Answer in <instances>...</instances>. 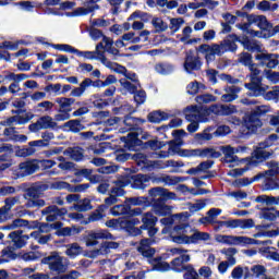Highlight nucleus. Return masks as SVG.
Here are the masks:
<instances>
[{"label": "nucleus", "mask_w": 279, "mask_h": 279, "mask_svg": "<svg viewBox=\"0 0 279 279\" xmlns=\"http://www.w3.org/2000/svg\"><path fill=\"white\" fill-rule=\"evenodd\" d=\"M58 126V123L53 121L50 116H44L39 118L35 123L28 126L31 132H40V130H53Z\"/></svg>", "instance_id": "obj_11"}, {"label": "nucleus", "mask_w": 279, "mask_h": 279, "mask_svg": "<svg viewBox=\"0 0 279 279\" xmlns=\"http://www.w3.org/2000/svg\"><path fill=\"white\" fill-rule=\"evenodd\" d=\"M74 53H76L78 58H84V60H97V57L99 56V50H97L96 46L95 51H80L75 49Z\"/></svg>", "instance_id": "obj_52"}, {"label": "nucleus", "mask_w": 279, "mask_h": 279, "mask_svg": "<svg viewBox=\"0 0 279 279\" xmlns=\"http://www.w3.org/2000/svg\"><path fill=\"white\" fill-rule=\"evenodd\" d=\"M221 151L225 156V162L228 165H239V157L236 154V148L227 145L221 147Z\"/></svg>", "instance_id": "obj_23"}, {"label": "nucleus", "mask_w": 279, "mask_h": 279, "mask_svg": "<svg viewBox=\"0 0 279 279\" xmlns=\"http://www.w3.org/2000/svg\"><path fill=\"white\" fill-rule=\"evenodd\" d=\"M250 71H251V82L250 84H246L245 86L248 88V90H253L255 97H260L266 90H269V86L263 85L260 83V70L258 66L254 63L250 65Z\"/></svg>", "instance_id": "obj_3"}, {"label": "nucleus", "mask_w": 279, "mask_h": 279, "mask_svg": "<svg viewBox=\"0 0 279 279\" xmlns=\"http://www.w3.org/2000/svg\"><path fill=\"white\" fill-rule=\"evenodd\" d=\"M93 151L96 156H101L102 154L112 151V145H110V143H100L98 146L93 148Z\"/></svg>", "instance_id": "obj_55"}, {"label": "nucleus", "mask_w": 279, "mask_h": 279, "mask_svg": "<svg viewBox=\"0 0 279 279\" xmlns=\"http://www.w3.org/2000/svg\"><path fill=\"white\" fill-rule=\"evenodd\" d=\"M226 94L222 95L221 100L226 102L234 101L239 97L241 89L234 85L228 86L225 88Z\"/></svg>", "instance_id": "obj_30"}, {"label": "nucleus", "mask_w": 279, "mask_h": 279, "mask_svg": "<svg viewBox=\"0 0 279 279\" xmlns=\"http://www.w3.org/2000/svg\"><path fill=\"white\" fill-rule=\"evenodd\" d=\"M114 239L108 230H96V231H89L84 236V242L86 247H95V245H99V241L101 240H112Z\"/></svg>", "instance_id": "obj_8"}, {"label": "nucleus", "mask_w": 279, "mask_h": 279, "mask_svg": "<svg viewBox=\"0 0 279 279\" xmlns=\"http://www.w3.org/2000/svg\"><path fill=\"white\" fill-rule=\"evenodd\" d=\"M199 51L201 53H205L207 62H213V60H215V56H223V53H226V48L223 47V41H221L220 45H202L199 47Z\"/></svg>", "instance_id": "obj_9"}, {"label": "nucleus", "mask_w": 279, "mask_h": 279, "mask_svg": "<svg viewBox=\"0 0 279 279\" xmlns=\"http://www.w3.org/2000/svg\"><path fill=\"white\" fill-rule=\"evenodd\" d=\"M201 63L199 60L192 54H189L185 59L184 69L187 71V73H191V71H197L199 69Z\"/></svg>", "instance_id": "obj_39"}, {"label": "nucleus", "mask_w": 279, "mask_h": 279, "mask_svg": "<svg viewBox=\"0 0 279 279\" xmlns=\"http://www.w3.org/2000/svg\"><path fill=\"white\" fill-rule=\"evenodd\" d=\"M274 141H278V135H270L265 142L259 143L258 147L254 150L252 159L248 161L250 167H256V160L263 161L269 158V153L265 150L266 147H271Z\"/></svg>", "instance_id": "obj_4"}, {"label": "nucleus", "mask_w": 279, "mask_h": 279, "mask_svg": "<svg viewBox=\"0 0 279 279\" xmlns=\"http://www.w3.org/2000/svg\"><path fill=\"white\" fill-rule=\"evenodd\" d=\"M63 128H66L71 132H81V130H84V125H82L80 120H70L64 123Z\"/></svg>", "instance_id": "obj_56"}, {"label": "nucleus", "mask_w": 279, "mask_h": 279, "mask_svg": "<svg viewBox=\"0 0 279 279\" xmlns=\"http://www.w3.org/2000/svg\"><path fill=\"white\" fill-rule=\"evenodd\" d=\"M244 126L246 130H248V132L254 133L259 128H263V121H260V118L251 112L244 117Z\"/></svg>", "instance_id": "obj_21"}, {"label": "nucleus", "mask_w": 279, "mask_h": 279, "mask_svg": "<svg viewBox=\"0 0 279 279\" xmlns=\"http://www.w3.org/2000/svg\"><path fill=\"white\" fill-rule=\"evenodd\" d=\"M142 223L141 230H147L148 236H156V234H158V228H156L158 217L154 216V213L148 211L143 214Z\"/></svg>", "instance_id": "obj_10"}, {"label": "nucleus", "mask_w": 279, "mask_h": 279, "mask_svg": "<svg viewBox=\"0 0 279 279\" xmlns=\"http://www.w3.org/2000/svg\"><path fill=\"white\" fill-rule=\"evenodd\" d=\"M262 95L266 101H271L274 99H278L279 98V86H275V87H272L271 90H269V92L266 90Z\"/></svg>", "instance_id": "obj_60"}, {"label": "nucleus", "mask_w": 279, "mask_h": 279, "mask_svg": "<svg viewBox=\"0 0 279 279\" xmlns=\"http://www.w3.org/2000/svg\"><path fill=\"white\" fill-rule=\"evenodd\" d=\"M196 104H213L217 101V97L210 95V94H203L195 98Z\"/></svg>", "instance_id": "obj_62"}, {"label": "nucleus", "mask_w": 279, "mask_h": 279, "mask_svg": "<svg viewBox=\"0 0 279 279\" xmlns=\"http://www.w3.org/2000/svg\"><path fill=\"white\" fill-rule=\"evenodd\" d=\"M183 114L186 121H199L201 123L208 121V118L204 113V108L199 109L197 106L186 107Z\"/></svg>", "instance_id": "obj_12"}, {"label": "nucleus", "mask_w": 279, "mask_h": 279, "mask_svg": "<svg viewBox=\"0 0 279 279\" xmlns=\"http://www.w3.org/2000/svg\"><path fill=\"white\" fill-rule=\"evenodd\" d=\"M248 24H244L241 28L242 29H247L250 25H258L259 29H269V22H267V17L264 15H254L251 14L247 16Z\"/></svg>", "instance_id": "obj_22"}, {"label": "nucleus", "mask_w": 279, "mask_h": 279, "mask_svg": "<svg viewBox=\"0 0 279 279\" xmlns=\"http://www.w3.org/2000/svg\"><path fill=\"white\" fill-rule=\"evenodd\" d=\"M120 223L123 230H132L134 226H138V223H141V220H138V218H126L123 219Z\"/></svg>", "instance_id": "obj_57"}, {"label": "nucleus", "mask_w": 279, "mask_h": 279, "mask_svg": "<svg viewBox=\"0 0 279 279\" xmlns=\"http://www.w3.org/2000/svg\"><path fill=\"white\" fill-rule=\"evenodd\" d=\"M219 156V153H217L213 148H197V149H191L190 151V158H217Z\"/></svg>", "instance_id": "obj_24"}, {"label": "nucleus", "mask_w": 279, "mask_h": 279, "mask_svg": "<svg viewBox=\"0 0 279 279\" xmlns=\"http://www.w3.org/2000/svg\"><path fill=\"white\" fill-rule=\"evenodd\" d=\"M215 241L223 243L225 245H271V240L258 241L256 239L247 238L245 235H223L216 234Z\"/></svg>", "instance_id": "obj_1"}, {"label": "nucleus", "mask_w": 279, "mask_h": 279, "mask_svg": "<svg viewBox=\"0 0 279 279\" xmlns=\"http://www.w3.org/2000/svg\"><path fill=\"white\" fill-rule=\"evenodd\" d=\"M128 205H116L110 209V213L113 217H119V215L128 217Z\"/></svg>", "instance_id": "obj_59"}, {"label": "nucleus", "mask_w": 279, "mask_h": 279, "mask_svg": "<svg viewBox=\"0 0 279 279\" xmlns=\"http://www.w3.org/2000/svg\"><path fill=\"white\" fill-rule=\"evenodd\" d=\"M230 38L231 39H225L222 41V45H223L226 51H236V43H239V40L236 38H241V37L233 35Z\"/></svg>", "instance_id": "obj_53"}, {"label": "nucleus", "mask_w": 279, "mask_h": 279, "mask_svg": "<svg viewBox=\"0 0 279 279\" xmlns=\"http://www.w3.org/2000/svg\"><path fill=\"white\" fill-rule=\"evenodd\" d=\"M21 202L20 196L8 197L4 199V206L0 209L1 213L8 214Z\"/></svg>", "instance_id": "obj_41"}, {"label": "nucleus", "mask_w": 279, "mask_h": 279, "mask_svg": "<svg viewBox=\"0 0 279 279\" xmlns=\"http://www.w3.org/2000/svg\"><path fill=\"white\" fill-rule=\"evenodd\" d=\"M133 158L140 167H146V168L151 167L153 169L158 168V161H150L149 159H147V157L145 155H143L141 153L134 155Z\"/></svg>", "instance_id": "obj_31"}, {"label": "nucleus", "mask_w": 279, "mask_h": 279, "mask_svg": "<svg viewBox=\"0 0 279 279\" xmlns=\"http://www.w3.org/2000/svg\"><path fill=\"white\" fill-rule=\"evenodd\" d=\"M9 239H11L13 243L11 250H19L21 247H25L27 241H29V235H23L22 231H13L9 234Z\"/></svg>", "instance_id": "obj_19"}, {"label": "nucleus", "mask_w": 279, "mask_h": 279, "mask_svg": "<svg viewBox=\"0 0 279 279\" xmlns=\"http://www.w3.org/2000/svg\"><path fill=\"white\" fill-rule=\"evenodd\" d=\"M16 131L14 128H7L3 130V136H9V138H12V141H17L20 143H26L27 136L26 135H16Z\"/></svg>", "instance_id": "obj_43"}, {"label": "nucleus", "mask_w": 279, "mask_h": 279, "mask_svg": "<svg viewBox=\"0 0 279 279\" xmlns=\"http://www.w3.org/2000/svg\"><path fill=\"white\" fill-rule=\"evenodd\" d=\"M150 265H153L154 269H156L157 271H169V269H171L169 264L162 260V258L151 259Z\"/></svg>", "instance_id": "obj_47"}, {"label": "nucleus", "mask_w": 279, "mask_h": 279, "mask_svg": "<svg viewBox=\"0 0 279 279\" xmlns=\"http://www.w3.org/2000/svg\"><path fill=\"white\" fill-rule=\"evenodd\" d=\"M129 206H146V204H149V198L146 196H138V197H130L125 201Z\"/></svg>", "instance_id": "obj_50"}, {"label": "nucleus", "mask_w": 279, "mask_h": 279, "mask_svg": "<svg viewBox=\"0 0 279 279\" xmlns=\"http://www.w3.org/2000/svg\"><path fill=\"white\" fill-rule=\"evenodd\" d=\"M119 242H104L98 250L89 253V258H97V256H106L110 250H118Z\"/></svg>", "instance_id": "obj_20"}, {"label": "nucleus", "mask_w": 279, "mask_h": 279, "mask_svg": "<svg viewBox=\"0 0 279 279\" xmlns=\"http://www.w3.org/2000/svg\"><path fill=\"white\" fill-rule=\"evenodd\" d=\"M29 77L27 74H14L12 72H9L4 75L3 81L4 82H24V80H27Z\"/></svg>", "instance_id": "obj_54"}, {"label": "nucleus", "mask_w": 279, "mask_h": 279, "mask_svg": "<svg viewBox=\"0 0 279 279\" xmlns=\"http://www.w3.org/2000/svg\"><path fill=\"white\" fill-rule=\"evenodd\" d=\"M64 156H70L72 160H82L84 158V149L80 147L69 148L63 151Z\"/></svg>", "instance_id": "obj_46"}, {"label": "nucleus", "mask_w": 279, "mask_h": 279, "mask_svg": "<svg viewBox=\"0 0 279 279\" xmlns=\"http://www.w3.org/2000/svg\"><path fill=\"white\" fill-rule=\"evenodd\" d=\"M189 225L181 223L173 227L170 232V239L178 245H191V235H189Z\"/></svg>", "instance_id": "obj_5"}, {"label": "nucleus", "mask_w": 279, "mask_h": 279, "mask_svg": "<svg viewBox=\"0 0 279 279\" xmlns=\"http://www.w3.org/2000/svg\"><path fill=\"white\" fill-rule=\"evenodd\" d=\"M153 213L158 217H167L173 213V206L165 204L162 198H156L153 201Z\"/></svg>", "instance_id": "obj_17"}, {"label": "nucleus", "mask_w": 279, "mask_h": 279, "mask_svg": "<svg viewBox=\"0 0 279 279\" xmlns=\"http://www.w3.org/2000/svg\"><path fill=\"white\" fill-rule=\"evenodd\" d=\"M189 180L186 177H175V175H154L153 182L154 184H166V186H175V184H180L182 182H186Z\"/></svg>", "instance_id": "obj_15"}, {"label": "nucleus", "mask_w": 279, "mask_h": 279, "mask_svg": "<svg viewBox=\"0 0 279 279\" xmlns=\"http://www.w3.org/2000/svg\"><path fill=\"white\" fill-rule=\"evenodd\" d=\"M72 210H76L77 213H86L88 210H93V205L90 204V199L84 198L78 199L72 207Z\"/></svg>", "instance_id": "obj_35"}, {"label": "nucleus", "mask_w": 279, "mask_h": 279, "mask_svg": "<svg viewBox=\"0 0 279 279\" xmlns=\"http://www.w3.org/2000/svg\"><path fill=\"white\" fill-rule=\"evenodd\" d=\"M38 169H40V166H38V160L33 159L24 161L21 162L19 167L13 170V175L17 179L27 178V175L36 173Z\"/></svg>", "instance_id": "obj_7"}, {"label": "nucleus", "mask_w": 279, "mask_h": 279, "mask_svg": "<svg viewBox=\"0 0 279 279\" xmlns=\"http://www.w3.org/2000/svg\"><path fill=\"white\" fill-rule=\"evenodd\" d=\"M112 39L109 37H104L101 43H99L97 45V51H99V49H105V51H107V53H110L111 56H118L119 54V49L112 47Z\"/></svg>", "instance_id": "obj_26"}, {"label": "nucleus", "mask_w": 279, "mask_h": 279, "mask_svg": "<svg viewBox=\"0 0 279 279\" xmlns=\"http://www.w3.org/2000/svg\"><path fill=\"white\" fill-rule=\"evenodd\" d=\"M187 206H189L190 213H199V210H204V208H206V201L201 199L194 204L189 203Z\"/></svg>", "instance_id": "obj_63"}, {"label": "nucleus", "mask_w": 279, "mask_h": 279, "mask_svg": "<svg viewBox=\"0 0 279 279\" xmlns=\"http://www.w3.org/2000/svg\"><path fill=\"white\" fill-rule=\"evenodd\" d=\"M267 167H268V170L265 171L264 173L255 177L254 180H258V178H267V180H269L270 178H274V175H278L279 174L278 162L269 161L267 163Z\"/></svg>", "instance_id": "obj_29"}, {"label": "nucleus", "mask_w": 279, "mask_h": 279, "mask_svg": "<svg viewBox=\"0 0 279 279\" xmlns=\"http://www.w3.org/2000/svg\"><path fill=\"white\" fill-rule=\"evenodd\" d=\"M250 268L248 267H241V266H236L235 268H233V270L231 271V278L233 279H241L243 278V274H245L244 278H250Z\"/></svg>", "instance_id": "obj_49"}, {"label": "nucleus", "mask_w": 279, "mask_h": 279, "mask_svg": "<svg viewBox=\"0 0 279 279\" xmlns=\"http://www.w3.org/2000/svg\"><path fill=\"white\" fill-rule=\"evenodd\" d=\"M124 186H128L125 181H118L116 186L111 189L110 194L114 197H123L125 195Z\"/></svg>", "instance_id": "obj_51"}, {"label": "nucleus", "mask_w": 279, "mask_h": 279, "mask_svg": "<svg viewBox=\"0 0 279 279\" xmlns=\"http://www.w3.org/2000/svg\"><path fill=\"white\" fill-rule=\"evenodd\" d=\"M29 147L28 148H23L20 150V156H33V154H36V149L32 147H45L47 145L45 141L38 140V141H33L28 143Z\"/></svg>", "instance_id": "obj_32"}, {"label": "nucleus", "mask_w": 279, "mask_h": 279, "mask_svg": "<svg viewBox=\"0 0 279 279\" xmlns=\"http://www.w3.org/2000/svg\"><path fill=\"white\" fill-rule=\"evenodd\" d=\"M99 61L101 62V64L104 66H106V69H110V71H114V73H119L120 75H124L126 80H131V82H137L138 81L135 73L128 72V69H125V66H123V65H121L117 62L110 61L105 56L100 57Z\"/></svg>", "instance_id": "obj_6"}, {"label": "nucleus", "mask_w": 279, "mask_h": 279, "mask_svg": "<svg viewBox=\"0 0 279 279\" xmlns=\"http://www.w3.org/2000/svg\"><path fill=\"white\" fill-rule=\"evenodd\" d=\"M167 119H169V114L163 111H154L148 114V121L150 123H160L167 121Z\"/></svg>", "instance_id": "obj_45"}, {"label": "nucleus", "mask_w": 279, "mask_h": 279, "mask_svg": "<svg viewBox=\"0 0 279 279\" xmlns=\"http://www.w3.org/2000/svg\"><path fill=\"white\" fill-rule=\"evenodd\" d=\"M172 136H174V141H170V143H173L174 145L182 146L184 145V136H186V131L185 130H175L172 132Z\"/></svg>", "instance_id": "obj_58"}, {"label": "nucleus", "mask_w": 279, "mask_h": 279, "mask_svg": "<svg viewBox=\"0 0 279 279\" xmlns=\"http://www.w3.org/2000/svg\"><path fill=\"white\" fill-rule=\"evenodd\" d=\"M97 1L99 0H90L84 7L76 8L72 12V16H88V14H93V12L99 10Z\"/></svg>", "instance_id": "obj_18"}, {"label": "nucleus", "mask_w": 279, "mask_h": 279, "mask_svg": "<svg viewBox=\"0 0 279 279\" xmlns=\"http://www.w3.org/2000/svg\"><path fill=\"white\" fill-rule=\"evenodd\" d=\"M65 247V255L69 256V258H77V256L84 252V248H82L76 242L68 244Z\"/></svg>", "instance_id": "obj_36"}, {"label": "nucleus", "mask_w": 279, "mask_h": 279, "mask_svg": "<svg viewBox=\"0 0 279 279\" xmlns=\"http://www.w3.org/2000/svg\"><path fill=\"white\" fill-rule=\"evenodd\" d=\"M238 61L240 62V64H243L244 66H251L253 63L252 61V54L248 52H242L239 54L238 57Z\"/></svg>", "instance_id": "obj_64"}, {"label": "nucleus", "mask_w": 279, "mask_h": 279, "mask_svg": "<svg viewBox=\"0 0 279 279\" xmlns=\"http://www.w3.org/2000/svg\"><path fill=\"white\" fill-rule=\"evenodd\" d=\"M56 104L59 105L60 110H63L65 112H71V106L75 104V99L73 98H57Z\"/></svg>", "instance_id": "obj_44"}, {"label": "nucleus", "mask_w": 279, "mask_h": 279, "mask_svg": "<svg viewBox=\"0 0 279 279\" xmlns=\"http://www.w3.org/2000/svg\"><path fill=\"white\" fill-rule=\"evenodd\" d=\"M251 271L255 278H262L267 275V268L263 265H254L251 267Z\"/></svg>", "instance_id": "obj_61"}, {"label": "nucleus", "mask_w": 279, "mask_h": 279, "mask_svg": "<svg viewBox=\"0 0 279 279\" xmlns=\"http://www.w3.org/2000/svg\"><path fill=\"white\" fill-rule=\"evenodd\" d=\"M239 43L246 49V51H258L260 53V44L254 39H250L247 37L236 38Z\"/></svg>", "instance_id": "obj_28"}, {"label": "nucleus", "mask_w": 279, "mask_h": 279, "mask_svg": "<svg viewBox=\"0 0 279 279\" xmlns=\"http://www.w3.org/2000/svg\"><path fill=\"white\" fill-rule=\"evenodd\" d=\"M170 254L172 256H179L178 258L182 260L183 263H190L191 262V255H189V250L183 247H174L170 250Z\"/></svg>", "instance_id": "obj_38"}, {"label": "nucleus", "mask_w": 279, "mask_h": 279, "mask_svg": "<svg viewBox=\"0 0 279 279\" xmlns=\"http://www.w3.org/2000/svg\"><path fill=\"white\" fill-rule=\"evenodd\" d=\"M132 189L143 190L148 182H154V174H135L129 180Z\"/></svg>", "instance_id": "obj_16"}, {"label": "nucleus", "mask_w": 279, "mask_h": 279, "mask_svg": "<svg viewBox=\"0 0 279 279\" xmlns=\"http://www.w3.org/2000/svg\"><path fill=\"white\" fill-rule=\"evenodd\" d=\"M151 25L157 34H161V32H167V29L169 28V25H167V23L158 16H154L151 19Z\"/></svg>", "instance_id": "obj_42"}, {"label": "nucleus", "mask_w": 279, "mask_h": 279, "mask_svg": "<svg viewBox=\"0 0 279 279\" xmlns=\"http://www.w3.org/2000/svg\"><path fill=\"white\" fill-rule=\"evenodd\" d=\"M122 138L125 141L128 147H132V145H138L141 143V138H147V136L138 132H131L128 134V137Z\"/></svg>", "instance_id": "obj_37"}, {"label": "nucleus", "mask_w": 279, "mask_h": 279, "mask_svg": "<svg viewBox=\"0 0 279 279\" xmlns=\"http://www.w3.org/2000/svg\"><path fill=\"white\" fill-rule=\"evenodd\" d=\"M255 60H257L262 66H267V69H276L279 64L278 56L267 52H258L255 56Z\"/></svg>", "instance_id": "obj_14"}, {"label": "nucleus", "mask_w": 279, "mask_h": 279, "mask_svg": "<svg viewBox=\"0 0 279 279\" xmlns=\"http://www.w3.org/2000/svg\"><path fill=\"white\" fill-rule=\"evenodd\" d=\"M43 215H46V220L51 222L58 219V207L57 206H49L46 209L41 210Z\"/></svg>", "instance_id": "obj_48"}, {"label": "nucleus", "mask_w": 279, "mask_h": 279, "mask_svg": "<svg viewBox=\"0 0 279 279\" xmlns=\"http://www.w3.org/2000/svg\"><path fill=\"white\" fill-rule=\"evenodd\" d=\"M150 245H151V240L149 239L142 240L140 243V246L137 247V251L145 258H151V256L156 254V250H154Z\"/></svg>", "instance_id": "obj_25"}, {"label": "nucleus", "mask_w": 279, "mask_h": 279, "mask_svg": "<svg viewBox=\"0 0 279 279\" xmlns=\"http://www.w3.org/2000/svg\"><path fill=\"white\" fill-rule=\"evenodd\" d=\"M169 148L168 151L170 153V156H180L181 158H191V149H182L180 148V145L173 144V142H168Z\"/></svg>", "instance_id": "obj_27"}, {"label": "nucleus", "mask_w": 279, "mask_h": 279, "mask_svg": "<svg viewBox=\"0 0 279 279\" xmlns=\"http://www.w3.org/2000/svg\"><path fill=\"white\" fill-rule=\"evenodd\" d=\"M199 241H210V233L192 229L191 245H195V243H199Z\"/></svg>", "instance_id": "obj_33"}, {"label": "nucleus", "mask_w": 279, "mask_h": 279, "mask_svg": "<svg viewBox=\"0 0 279 279\" xmlns=\"http://www.w3.org/2000/svg\"><path fill=\"white\" fill-rule=\"evenodd\" d=\"M41 263L48 265V269L54 274H64L69 269V259L58 252H51L50 255L41 259Z\"/></svg>", "instance_id": "obj_2"}, {"label": "nucleus", "mask_w": 279, "mask_h": 279, "mask_svg": "<svg viewBox=\"0 0 279 279\" xmlns=\"http://www.w3.org/2000/svg\"><path fill=\"white\" fill-rule=\"evenodd\" d=\"M128 21H142L143 23H149L151 21V15L143 11H134L129 17Z\"/></svg>", "instance_id": "obj_40"}, {"label": "nucleus", "mask_w": 279, "mask_h": 279, "mask_svg": "<svg viewBox=\"0 0 279 279\" xmlns=\"http://www.w3.org/2000/svg\"><path fill=\"white\" fill-rule=\"evenodd\" d=\"M26 196L29 198L26 203V208H43L45 206V201L38 199L40 197V190L38 187L28 189Z\"/></svg>", "instance_id": "obj_13"}, {"label": "nucleus", "mask_w": 279, "mask_h": 279, "mask_svg": "<svg viewBox=\"0 0 279 279\" xmlns=\"http://www.w3.org/2000/svg\"><path fill=\"white\" fill-rule=\"evenodd\" d=\"M255 202L265 206H279V196L259 195Z\"/></svg>", "instance_id": "obj_34"}]
</instances>
